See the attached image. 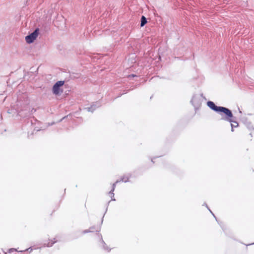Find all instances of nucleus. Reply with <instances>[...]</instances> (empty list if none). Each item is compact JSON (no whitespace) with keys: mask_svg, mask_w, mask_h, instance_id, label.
Returning a JSON list of instances; mask_svg holds the SVG:
<instances>
[{"mask_svg":"<svg viewBox=\"0 0 254 254\" xmlns=\"http://www.w3.org/2000/svg\"><path fill=\"white\" fill-rule=\"evenodd\" d=\"M57 242V240L55 238H52L51 239H49L45 242V245H46L47 247H51L54 244H55Z\"/></svg>","mask_w":254,"mask_h":254,"instance_id":"nucleus-4","label":"nucleus"},{"mask_svg":"<svg viewBox=\"0 0 254 254\" xmlns=\"http://www.w3.org/2000/svg\"><path fill=\"white\" fill-rule=\"evenodd\" d=\"M38 35V29H36L33 33L26 36L25 40L27 43H32Z\"/></svg>","mask_w":254,"mask_h":254,"instance_id":"nucleus-3","label":"nucleus"},{"mask_svg":"<svg viewBox=\"0 0 254 254\" xmlns=\"http://www.w3.org/2000/svg\"><path fill=\"white\" fill-rule=\"evenodd\" d=\"M128 180H129V178L127 176L124 177L122 179V181L125 182H127L128 181Z\"/></svg>","mask_w":254,"mask_h":254,"instance_id":"nucleus-7","label":"nucleus"},{"mask_svg":"<svg viewBox=\"0 0 254 254\" xmlns=\"http://www.w3.org/2000/svg\"><path fill=\"white\" fill-rule=\"evenodd\" d=\"M147 23V20L144 16H142L141 18L140 26H143Z\"/></svg>","mask_w":254,"mask_h":254,"instance_id":"nucleus-5","label":"nucleus"},{"mask_svg":"<svg viewBox=\"0 0 254 254\" xmlns=\"http://www.w3.org/2000/svg\"><path fill=\"white\" fill-rule=\"evenodd\" d=\"M64 81H59L57 82L54 85L53 87V93L57 95L60 94L62 91V87L64 85Z\"/></svg>","mask_w":254,"mask_h":254,"instance_id":"nucleus-2","label":"nucleus"},{"mask_svg":"<svg viewBox=\"0 0 254 254\" xmlns=\"http://www.w3.org/2000/svg\"><path fill=\"white\" fill-rule=\"evenodd\" d=\"M207 106L212 110L218 113H223L229 118V121L230 122H231V120L230 118H232L233 117V114L230 110L223 107L217 106L212 101L207 102Z\"/></svg>","mask_w":254,"mask_h":254,"instance_id":"nucleus-1","label":"nucleus"},{"mask_svg":"<svg viewBox=\"0 0 254 254\" xmlns=\"http://www.w3.org/2000/svg\"><path fill=\"white\" fill-rule=\"evenodd\" d=\"M118 182V181H117L116 182V183H114L113 185V188H112V190H111V191L110 192V193L111 194H113V195L114 196V194L113 193V192L114 191V190H115V185H116V184Z\"/></svg>","mask_w":254,"mask_h":254,"instance_id":"nucleus-6","label":"nucleus"}]
</instances>
